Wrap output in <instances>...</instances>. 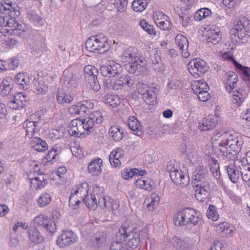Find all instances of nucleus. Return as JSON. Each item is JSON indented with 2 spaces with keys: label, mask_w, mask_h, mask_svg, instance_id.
<instances>
[{
  "label": "nucleus",
  "mask_w": 250,
  "mask_h": 250,
  "mask_svg": "<svg viewBox=\"0 0 250 250\" xmlns=\"http://www.w3.org/2000/svg\"><path fill=\"white\" fill-rule=\"evenodd\" d=\"M136 225L130 220H126L120 227L119 231L116 233V239L121 241L128 240L127 243L128 247L136 249L140 243V236L138 234Z\"/></svg>",
  "instance_id": "f257e3e1"
},
{
  "label": "nucleus",
  "mask_w": 250,
  "mask_h": 250,
  "mask_svg": "<svg viewBox=\"0 0 250 250\" xmlns=\"http://www.w3.org/2000/svg\"><path fill=\"white\" fill-rule=\"evenodd\" d=\"M174 223L176 226H186L188 225L199 226L202 220L201 213L191 208H186L176 213Z\"/></svg>",
  "instance_id": "f03ea898"
},
{
  "label": "nucleus",
  "mask_w": 250,
  "mask_h": 250,
  "mask_svg": "<svg viewBox=\"0 0 250 250\" xmlns=\"http://www.w3.org/2000/svg\"><path fill=\"white\" fill-rule=\"evenodd\" d=\"M122 70V66L113 61L109 62L106 65L101 66L99 70L91 65H86L84 68L85 74L89 75V78L91 76L98 75L99 72L104 77H114L121 73Z\"/></svg>",
  "instance_id": "7ed1b4c3"
},
{
  "label": "nucleus",
  "mask_w": 250,
  "mask_h": 250,
  "mask_svg": "<svg viewBox=\"0 0 250 250\" xmlns=\"http://www.w3.org/2000/svg\"><path fill=\"white\" fill-rule=\"evenodd\" d=\"M123 56L129 62L126 68L130 73H138L136 75H140L146 70V61L144 58L139 57L136 53H131L129 50H125Z\"/></svg>",
  "instance_id": "20e7f679"
},
{
  "label": "nucleus",
  "mask_w": 250,
  "mask_h": 250,
  "mask_svg": "<svg viewBox=\"0 0 250 250\" xmlns=\"http://www.w3.org/2000/svg\"><path fill=\"white\" fill-rule=\"evenodd\" d=\"M138 92L142 95L144 101L148 104H154L156 103V95L159 90L156 87H151L147 84L138 83L137 85Z\"/></svg>",
  "instance_id": "39448f33"
},
{
  "label": "nucleus",
  "mask_w": 250,
  "mask_h": 250,
  "mask_svg": "<svg viewBox=\"0 0 250 250\" xmlns=\"http://www.w3.org/2000/svg\"><path fill=\"white\" fill-rule=\"evenodd\" d=\"M189 72L195 78L202 77L206 72L208 67L206 62L200 58L191 60L188 64Z\"/></svg>",
  "instance_id": "423d86ee"
},
{
  "label": "nucleus",
  "mask_w": 250,
  "mask_h": 250,
  "mask_svg": "<svg viewBox=\"0 0 250 250\" xmlns=\"http://www.w3.org/2000/svg\"><path fill=\"white\" fill-rule=\"evenodd\" d=\"M78 241V237L71 230H63L58 237L57 244L61 248L70 246Z\"/></svg>",
  "instance_id": "0eeeda50"
},
{
  "label": "nucleus",
  "mask_w": 250,
  "mask_h": 250,
  "mask_svg": "<svg viewBox=\"0 0 250 250\" xmlns=\"http://www.w3.org/2000/svg\"><path fill=\"white\" fill-rule=\"evenodd\" d=\"M35 224L42 226L50 234H53L56 231V225L54 221L47 216L40 214L33 220Z\"/></svg>",
  "instance_id": "6e6552de"
},
{
  "label": "nucleus",
  "mask_w": 250,
  "mask_h": 250,
  "mask_svg": "<svg viewBox=\"0 0 250 250\" xmlns=\"http://www.w3.org/2000/svg\"><path fill=\"white\" fill-rule=\"evenodd\" d=\"M226 139L221 141L218 145L219 147H229L231 149H235L236 151H240L242 143L237 137H235L230 134L224 132Z\"/></svg>",
  "instance_id": "1a4fd4ad"
},
{
  "label": "nucleus",
  "mask_w": 250,
  "mask_h": 250,
  "mask_svg": "<svg viewBox=\"0 0 250 250\" xmlns=\"http://www.w3.org/2000/svg\"><path fill=\"white\" fill-rule=\"evenodd\" d=\"M81 120L82 122V125L83 126L84 131H89L95 124L99 125L102 123L103 116L101 112L96 111L89 117Z\"/></svg>",
  "instance_id": "9d476101"
},
{
  "label": "nucleus",
  "mask_w": 250,
  "mask_h": 250,
  "mask_svg": "<svg viewBox=\"0 0 250 250\" xmlns=\"http://www.w3.org/2000/svg\"><path fill=\"white\" fill-rule=\"evenodd\" d=\"M6 28V33L16 36H20L23 31V29H22V25L18 23L15 17H12L8 18Z\"/></svg>",
  "instance_id": "9b49d317"
},
{
  "label": "nucleus",
  "mask_w": 250,
  "mask_h": 250,
  "mask_svg": "<svg viewBox=\"0 0 250 250\" xmlns=\"http://www.w3.org/2000/svg\"><path fill=\"white\" fill-rule=\"evenodd\" d=\"M28 101L26 94L24 92H20L14 96V98L9 102V105L13 109H19L25 105Z\"/></svg>",
  "instance_id": "f8f14e48"
},
{
  "label": "nucleus",
  "mask_w": 250,
  "mask_h": 250,
  "mask_svg": "<svg viewBox=\"0 0 250 250\" xmlns=\"http://www.w3.org/2000/svg\"><path fill=\"white\" fill-rule=\"evenodd\" d=\"M68 132L71 136L79 137L84 133L83 126L80 119L72 120L69 125Z\"/></svg>",
  "instance_id": "ddd939ff"
},
{
  "label": "nucleus",
  "mask_w": 250,
  "mask_h": 250,
  "mask_svg": "<svg viewBox=\"0 0 250 250\" xmlns=\"http://www.w3.org/2000/svg\"><path fill=\"white\" fill-rule=\"evenodd\" d=\"M176 44L179 48V51L184 58H188L189 53L188 51V42L187 38L182 34H178L175 39Z\"/></svg>",
  "instance_id": "4468645a"
},
{
  "label": "nucleus",
  "mask_w": 250,
  "mask_h": 250,
  "mask_svg": "<svg viewBox=\"0 0 250 250\" xmlns=\"http://www.w3.org/2000/svg\"><path fill=\"white\" fill-rule=\"evenodd\" d=\"M62 78L64 83L68 89L71 90L77 86L79 79L77 74L65 70L63 72Z\"/></svg>",
  "instance_id": "2eb2a0df"
},
{
  "label": "nucleus",
  "mask_w": 250,
  "mask_h": 250,
  "mask_svg": "<svg viewBox=\"0 0 250 250\" xmlns=\"http://www.w3.org/2000/svg\"><path fill=\"white\" fill-rule=\"evenodd\" d=\"M134 84V81L127 75H123L114 81V90H118L130 87Z\"/></svg>",
  "instance_id": "dca6fc26"
},
{
  "label": "nucleus",
  "mask_w": 250,
  "mask_h": 250,
  "mask_svg": "<svg viewBox=\"0 0 250 250\" xmlns=\"http://www.w3.org/2000/svg\"><path fill=\"white\" fill-rule=\"evenodd\" d=\"M93 107L94 104L92 103L89 101L85 100L78 104L77 105H73L71 109H73L74 113L77 115L84 116L89 111V109H92Z\"/></svg>",
  "instance_id": "f3484780"
},
{
  "label": "nucleus",
  "mask_w": 250,
  "mask_h": 250,
  "mask_svg": "<svg viewBox=\"0 0 250 250\" xmlns=\"http://www.w3.org/2000/svg\"><path fill=\"white\" fill-rule=\"evenodd\" d=\"M208 170L203 167H197L193 173L192 184L208 181Z\"/></svg>",
  "instance_id": "a211bd4d"
},
{
  "label": "nucleus",
  "mask_w": 250,
  "mask_h": 250,
  "mask_svg": "<svg viewBox=\"0 0 250 250\" xmlns=\"http://www.w3.org/2000/svg\"><path fill=\"white\" fill-rule=\"evenodd\" d=\"M47 175L45 174H40L38 176L30 179L31 188L38 190L43 188L48 183Z\"/></svg>",
  "instance_id": "6ab92c4d"
},
{
  "label": "nucleus",
  "mask_w": 250,
  "mask_h": 250,
  "mask_svg": "<svg viewBox=\"0 0 250 250\" xmlns=\"http://www.w3.org/2000/svg\"><path fill=\"white\" fill-rule=\"evenodd\" d=\"M14 81L20 89L26 90L29 88L30 79L26 73H19L15 77Z\"/></svg>",
  "instance_id": "aec40b11"
},
{
  "label": "nucleus",
  "mask_w": 250,
  "mask_h": 250,
  "mask_svg": "<svg viewBox=\"0 0 250 250\" xmlns=\"http://www.w3.org/2000/svg\"><path fill=\"white\" fill-rule=\"evenodd\" d=\"M103 161L100 158L93 159L88 166V172L94 176H98L101 173V167L102 165Z\"/></svg>",
  "instance_id": "412c9836"
},
{
  "label": "nucleus",
  "mask_w": 250,
  "mask_h": 250,
  "mask_svg": "<svg viewBox=\"0 0 250 250\" xmlns=\"http://www.w3.org/2000/svg\"><path fill=\"white\" fill-rule=\"evenodd\" d=\"M217 124L216 118H204L202 122L199 123L198 127L201 131H207L213 129Z\"/></svg>",
  "instance_id": "4be33fe9"
},
{
  "label": "nucleus",
  "mask_w": 250,
  "mask_h": 250,
  "mask_svg": "<svg viewBox=\"0 0 250 250\" xmlns=\"http://www.w3.org/2000/svg\"><path fill=\"white\" fill-rule=\"evenodd\" d=\"M220 153L223 159L226 161H235L237 158L238 153L240 151H236L235 149H231L229 147H219Z\"/></svg>",
  "instance_id": "5701e85b"
},
{
  "label": "nucleus",
  "mask_w": 250,
  "mask_h": 250,
  "mask_svg": "<svg viewBox=\"0 0 250 250\" xmlns=\"http://www.w3.org/2000/svg\"><path fill=\"white\" fill-rule=\"evenodd\" d=\"M236 27L239 29L240 36L249 35L250 34V21L245 17L237 21Z\"/></svg>",
  "instance_id": "b1692460"
},
{
  "label": "nucleus",
  "mask_w": 250,
  "mask_h": 250,
  "mask_svg": "<svg viewBox=\"0 0 250 250\" xmlns=\"http://www.w3.org/2000/svg\"><path fill=\"white\" fill-rule=\"evenodd\" d=\"M136 185L140 188L151 191L154 186V182L150 178L141 177L136 180Z\"/></svg>",
  "instance_id": "393cba45"
},
{
  "label": "nucleus",
  "mask_w": 250,
  "mask_h": 250,
  "mask_svg": "<svg viewBox=\"0 0 250 250\" xmlns=\"http://www.w3.org/2000/svg\"><path fill=\"white\" fill-rule=\"evenodd\" d=\"M30 145L33 148L39 152H44L48 147L46 142L40 137H35L32 140Z\"/></svg>",
  "instance_id": "a878e982"
},
{
  "label": "nucleus",
  "mask_w": 250,
  "mask_h": 250,
  "mask_svg": "<svg viewBox=\"0 0 250 250\" xmlns=\"http://www.w3.org/2000/svg\"><path fill=\"white\" fill-rule=\"evenodd\" d=\"M128 125L130 129L135 132L136 135L141 136L143 134L142 127L137 118L134 116L130 117L128 119Z\"/></svg>",
  "instance_id": "bb28decb"
},
{
  "label": "nucleus",
  "mask_w": 250,
  "mask_h": 250,
  "mask_svg": "<svg viewBox=\"0 0 250 250\" xmlns=\"http://www.w3.org/2000/svg\"><path fill=\"white\" fill-rule=\"evenodd\" d=\"M227 168V173L229 178L233 183L238 182L240 175V171L237 169L234 164H231L225 167Z\"/></svg>",
  "instance_id": "cd10ccee"
},
{
  "label": "nucleus",
  "mask_w": 250,
  "mask_h": 250,
  "mask_svg": "<svg viewBox=\"0 0 250 250\" xmlns=\"http://www.w3.org/2000/svg\"><path fill=\"white\" fill-rule=\"evenodd\" d=\"M12 82V78L10 77H7L4 78L0 84V89L1 90V94L3 96H6L10 94L13 85L10 83Z\"/></svg>",
  "instance_id": "c85d7f7f"
},
{
  "label": "nucleus",
  "mask_w": 250,
  "mask_h": 250,
  "mask_svg": "<svg viewBox=\"0 0 250 250\" xmlns=\"http://www.w3.org/2000/svg\"><path fill=\"white\" fill-rule=\"evenodd\" d=\"M28 234L30 240L33 242L41 243L43 240V237L36 227L30 226L28 229Z\"/></svg>",
  "instance_id": "c756f323"
},
{
  "label": "nucleus",
  "mask_w": 250,
  "mask_h": 250,
  "mask_svg": "<svg viewBox=\"0 0 250 250\" xmlns=\"http://www.w3.org/2000/svg\"><path fill=\"white\" fill-rule=\"evenodd\" d=\"M123 130L118 126H112L109 130V135L114 140L119 142L123 139Z\"/></svg>",
  "instance_id": "7c9ffc66"
},
{
  "label": "nucleus",
  "mask_w": 250,
  "mask_h": 250,
  "mask_svg": "<svg viewBox=\"0 0 250 250\" xmlns=\"http://www.w3.org/2000/svg\"><path fill=\"white\" fill-rule=\"evenodd\" d=\"M230 37L231 40V43L234 45L240 44L241 43L240 40H242L244 37V36H240V31L236 25L230 31Z\"/></svg>",
  "instance_id": "2f4dec72"
},
{
  "label": "nucleus",
  "mask_w": 250,
  "mask_h": 250,
  "mask_svg": "<svg viewBox=\"0 0 250 250\" xmlns=\"http://www.w3.org/2000/svg\"><path fill=\"white\" fill-rule=\"evenodd\" d=\"M167 170L169 172V175L172 181L175 183H179V180H177L181 176V170H179L177 168L173 167L172 165L169 164L167 167Z\"/></svg>",
  "instance_id": "473e14b6"
},
{
  "label": "nucleus",
  "mask_w": 250,
  "mask_h": 250,
  "mask_svg": "<svg viewBox=\"0 0 250 250\" xmlns=\"http://www.w3.org/2000/svg\"><path fill=\"white\" fill-rule=\"evenodd\" d=\"M74 97L69 94L59 91L57 95V100L59 104H70L74 100Z\"/></svg>",
  "instance_id": "72a5a7b5"
},
{
  "label": "nucleus",
  "mask_w": 250,
  "mask_h": 250,
  "mask_svg": "<svg viewBox=\"0 0 250 250\" xmlns=\"http://www.w3.org/2000/svg\"><path fill=\"white\" fill-rule=\"evenodd\" d=\"M211 190H197L195 191V198L199 202L207 203L210 198Z\"/></svg>",
  "instance_id": "f704fd0d"
},
{
  "label": "nucleus",
  "mask_w": 250,
  "mask_h": 250,
  "mask_svg": "<svg viewBox=\"0 0 250 250\" xmlns=\"http://www.w3.org/2000/svg\"><path fill=\"white\" fill-rule=\"evenodd\" d=\"M150 0H134L132 2V8L136 12H142L146 7Z\"/></svg>",
  "instance_id": "c9c22d12"
},
{
  "label": "nucleus",
  "mask_w": 250,
  "mask_h": 250,
  "mask_svg": "<svg viewBox=\"0 0 250 250\" xmlns=\"http://www.w3.org/2000/svg\"><path fill=\"white\" fill-rule=\"evenodd\" d=\"M83 202L85 203L87 208L92 210H95L98 207L97 198L94 195H91L90 198L86 196L83 199Z\"/></svg>",
  "instance_id": "e433bc0d"
},
{
  "label": "nucleus",
  "mask_w": 250,
  "mask_h": 250,
  "mask_svg": "<svg viewBox=\"0 0 250 250\" xmlns=\"http://www.w3.org/2000/svg\"><path fill=\"white\" fill-rule=\"evenodd\" d=\"M106 233L104 231H99L95 234L93 243L99 248L106 241Z\"/></svg>",
  "instance_id": "4c0bfd02"
},
{
  "label": "nucleus",
  "mask_w": 250,
  "mask_h": 250,
  "mask_svg": "<svg viewBox=\"0 0 250 250\" xmlns=\"http://www.w3.org/2000/svg\"><path fill=\"white\" fill-rule=\"evenodd\" d=\"M244 90L239 89L234 91L232 97V103L233 104L236 105L237 106H239L244 101V97H243Z\"/></svg>",
  "instance_id": "58836bf2"
},
{
  "label": "nucleus",
  "mask_w": 250,
  "mask_h": 250,
  "mask_svg": "<svg viewBox=\"0 0 250 250\" xmlns=\"http://www.w3.org/2000/svg\"><path fill=\"white\" fill-rule=\"evenodd\" d=\"M99 46L97 51L98 53L103 54L107 52L109 49V45L107 41V39L105 37L99 39Z\"/></svg>",
  "instance_id": "ea45409f"
},
{
  "label": "nucleus",
  "mask_w": 250,
  "mask_h": 250,
  "mask_svg": "<svg viewBox=\"0 0 250 250\" xmlns=\"http://www.w3.org/2000/svg\"><path fill=\"white\" fill-rule=\"evenodd\" d=\"M51 195L47 193L42 194L38 199V204L39 207H44L48 205L51 201Z\"/></svg>",
  "instance_id": "a19ab883"
},
{
  "label": "nucleus",
  "mask_w": 250,
  "mask_h": 250,
  "mask_svg": "<svg viewBox=\"0 0 250 250\" xmlns=\"http://www.w3.org/2000/svg\"><path fill=\"white\" fill-rule=\"evenodd\" d=\"M59 151V150H58L57 147L54 146L53 148L48 151L46 155V159L48 161L52 162V163L55 162L59 158V155H58Z\"/></svg>",
  "instance_id": "79ce46f5"
},
{
  "label": "nucleus",
  "mask_w": 250,
  "mask_h": 250,
  "mask_svg": "<svg viewBox=\"0 0 250 250\" xmlns=\"http://www.w3.org/2000/svg\"><path fill=\"white\" fill-rule=\"evenodd\" d=\"M140 25L148 34L154 36L156 35V32L154 31L153 26L148 24L146 20H141L140 21Z\"/></svg>",
  "instance_id": "37998d69"
},
{
  "label": "nucleus",
  "mask_w": 250,
  "mask_h": 250,
  "mask_svg": "<svg viewBox=\"0 0 250 250\" xmlns=\"http://www.w3.org/2000/svg\"><path fill=\"white\" fill-rule=\"evenodd\" d=\"M216 208L215 206L210 205L207 212V216L208 218L211 219L213 221H216L219 218V215L216 210Z\"/></svg>",
  "instance_id": "c03bdc74"
},
{
  "label": "nucleus",
  "mask_w": 250,
  "mask_h": 250,
  "mask_svg": "<svg viewBox=\"0 0 250 250\" xmlns=\"http://www.w3.org/2000/svg\"><path fill=\"white\" fill-rule=\"evenodd\" d=\"M240 173L243 180L246 182L250 181V167L248 165L240 167Z\"/></svg>",
  "instance_id": "a18cd8bd"
},
{
  "label": "nucleus",
  "mask_w": 250,
  "mask_h": 250,
  "mask_svg": "<svg viewBox=\"0 0 250 250\" xmlns=\"http://www.w3.org/2000/svg\"><path fill=\"white\" fill-rule=\"evenodd\" d=\"M33 125V122L31 120L26 121L23 124V126L26 129V135L29 138H32L33 135L36 133V128H34Z\"/></svg>",
  "instance_id": "49530a36"
},
{
  "label": "nucleus",
  "mask_w": 250,
  "mask_h": 250,
  "mask_svg": "<svg viewBox=\"0 0 250 250\" xmlns=\"http://www.w3.org/2000/svg\"><path fill=\"white\" fill-rule=\"evenodd\" d=\"M117 241H113L110 245L109 250H128L125 244L122 242V241L117 239Z\"/></svg>",
  "instance_id": "de8ad7c7"
},
{
  "label": "nucleus",
  "mask_w": 250,
  "mask_h": 250,
  "mask_svg": "<svg viewBox=\"0 0 250 250\" xmlns=\"http://www.w3.org/2000/svg\"><path fill=\"white\" fill-rule=\"evenodd\" d=\"M105 103L115 107L120 104V98L117 95H109L105 100Z\"/></svg>",
  "instance_id": "09e8293b"
},
{
  "label": "nucleus",
  "mask_w": 250,
  "mask_h": 250,
  "mask_svg": "<svg viewBox=\"0 0 250 250\" xmlns=\"http://www.w3.org/2000/svg\"><path fill=\"white\" fill-rule=\"evenodd\" d=\"M89 83H90L91 88L95 91H98L101 89V85L99 82V78L98 75L91 76L89 78Z\"/></svg>",
  "instance_id": "8fccbe9b"
},
{
  "label": "nucleus",
  "mask_w": 250,
  "mask_h": 250,
  "mask_svg": "<svg viewBox=\"0 0 250 250\" xmlns=\"http://www.w3.org/2000/svg\"><path fill=\"white\" fill-rule=\"evenodd\" d=\"M109 202L111 204L108 205V209L111 208L114 214L116 215H119L120 211V202L118 200H113L111 199H109Z\"/></svg>",
  "instance_id": "3c124183"
},
{
  "label": "nucleus",
  "mask_w": 250,
  "mask_h": 250,
  "mask_svg": "<svg viewBox=\"0 0 250 250\" xmlns=\"http://www.w3.org/2000/svg\"><path fill=\"white\" fill-rule=\"evenodd\" d=\"M193 93L198 95V98L200 101L204 102L207 101L210 98V95L208 92V90H203L202 92H198L197 87L192 88Z\"/></svg>",
  "instance_id": "603ef678"
},
{
  "label": "nucleus",
  "mask_w": 250,
  "mask_h": 250,
  "mask_svg": "<svg viewBox=\"0 0 250 250\" xmlns=\"http://www.w3.org/2000/svg\"><path fill=\"white\" fill-rule=\"evenodd\" d=\"M234 65L237 68L240 69L242 71L244 74V80L250 81V69L247 67L242 66L236 61H235Z\"/></svg>",
  "instance_id": "864d4df0"
},
{
  "label": "nucleus",
  "mask_w": 250,
  "mask_h": 250,
  "mask_svg": "<svg viewBox=\"0 0 250 250\" xmlns=\"http://www.w3.org/2000/svg\"><path fill=\"white\" fill-rule=\"evenodd\" d=\"M160 201V198L157 193H152L151 195V201L148 204L147 208L149 210H152L156 206L158 205Z\"/></svg>",
  "instance_id": "5fc2aeb1"
},
{
  "label": "nucleus",
  "mask_w": 250,
  "mask_h": 250,
  "mask_svg": "<svg viewBox=\"0 0 250 250\" xmlns=\"http://www.w3.org/2000/svg\"><path fill=\"white\" fill-rule=\"evenodd\" d=\"M177 180H179V182L181 183H175L176 185H181L182 187H186L189 183V177L188 174V172L186 171H182L181 176L178 178Z\"/></svg>",
  "instance_id": "6e6d98bb"
},
{
  "label": "nucleus",
  "mask_w": 250,
  "mask_h": 250,
  "mask_svg": "<svg viewBox=\"0 0 250 250\" xmlns=\"http://www.w3.org/2000/svg\"><path fill=\"white\" fill-rule=\"evenodd\" d=\"M192 186L195 188V191L199 190L202 191L203 190H206V189H208V190H211L210 184L208 181L192 184Z\"/></svg>",
  "instance_id": "4d7b16f0"
},
{
  "label": "nucleus",
  "mask_w": 250,
  "mask_h": 250,
  "mask_svg": "<svg viewBox=\"0 0 250 250\" xmlns=\"http://www.w3.org/2000/svg\"><path fill=\"white\" fill-rule=\"evenodd\" d=\"M124 151L121 147H117L113 149L109 156V159H120L123 156Z\"/></svg>",
  "instance_id": "13d9d810"
},
{
  "label": "nucleus",
  "mask_w": 250,
  "mask_h": 250,
  "mask_svg": "<svg viewBox=\"0 0 250 250\" xmlns=\"http://www.w3.org/2000/svg\"><path fill=\"white\" fill-rule=\"evenodd\" d=\"M88 191V184L87 182H83V183L79 185L77 189L74 191L75 194H77L80 192L81 194L83 196H86ZM82 197V196H81Z\"/></svg>",
  "instance_id": "bf43d9fd"
},
{
  "label": "nucleus",
  "mask_w": 250,
  "mask_h": 250,
  "mask_svg": "<svg viewBox=\"0 0 250 250\" xmlns=\"http://www.w3.org/2000/svg\"><path fill=\"white\" fill-rule=\"evenodd\" d=\"M155 23L158 27L163 30H168L170 26V21L167 20L161 21L157 19V20L155 21Z\"/></svg>",
  "instance_id": "052dcab7"
},
{
  "label": "nucleus",
  "mask_w": 250,
  "mask_h": 250,
  "mask_svg": "<svg viewBox=\"0 0 250 250\" xmlns=\"http://www.w3.org/2000/svg\"><path fill=\"white\" fill-rule=\"evenodd\" d=\"M139 171V170L137 168L132 169L129 171H124L122 173L123 178L125 179L128 180L132 178L133 176H136Z\"/></svg>",
  "instance_id": "680f3d73"
},
{
  "label": "nucleus",
  "mask_w": 250,
  "mask_h": 250,
  "mask_svg": "<svg viewBox=\"0 0 250 250\" xmlns=\"http://www.w3.org/2000/svg\"><path fill=\"white\" fill-rule=\"evenodd\" d=\"M172 244L173 247L177 250L184 249L185 248V243H184L183 240L176 237L173 238Z\"/></svg>",
  "instance_id": "e2e57ef3"
},
{
  "label": "nucleus",
  "mask_w": 250,
  "mask_h": 250,
  "mask_svg": "<svg viewBox=\"0 0 250 250\" xmlns=\"http://www.w3.org/2000/svg\"><path fill=\"white\" fill-rule=\"evenodd\" d=\"M221 36L218 32H214L211 36H209L208 38V42H211L214 44H216L221 40Z\"/></svg>",
  "instance_id": "0e129e2a"
},
{
  "label": "nucleus",
  "mask_w": 250,
  "mask_h": 250,
  "mask_svg": "<svg viewBox=\"0 0 250 250\" xmlns=\"http://www.w3.org/2000/svg\"><path fill=\"white\" fill-rule=\"evenodd\" d=\"M224 77L227 78L226 85H230L232 82L235 81L236 79H238L237 74L233 72H230L229 73H225Z\"/></svg>",
  "instance_id": "69168bd1"
},
{
  "label": "nucleus",
  "mask_w": 250,
  "mask_h": 250,
  "mask_svg": "<svg viewBox=\"0 0 250 250\" xmlns=\"http://www.w3.org/2000/svg\"><path fill=\"white\" fill-rule=\"evenodd\" d=\"M8 16H0V33H5L6 30L7 21Z\"/></svg>",
  "instance_id": "338daca9"
},
{
  "label": "nucleus",
  "mask_w": 250,
  "mask_h": 250,
  "mask_svg": "<svg viewBox=\"0 0 250 250\" xmlns=\"http://www.w3.org/2000/svg\"><path fill=\"white\" fill-rule=\"evenodd\" d=\"M94 36L90 37L85 43V48L87 50L92 52L95 51V48L93 47L94 43Z\"/></svg>",
  "instance_id": "774afa93"
}]
</instances>
